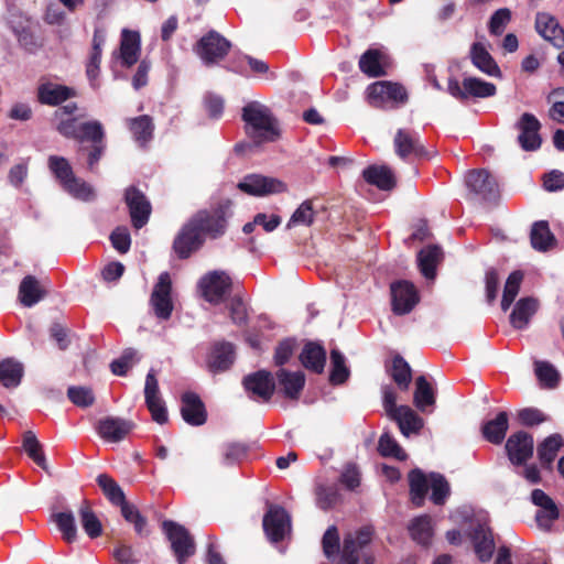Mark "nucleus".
<instances>
[{
    "instance_id": "39",
    "label": "nucleus",
    "mask_w": 564,
    "mask_h": 564,
    "mask_svg": "<svg viewBox=\"0 0 564 564\" xmlns=\"http://www.w3.org/2000/svg\"><path fill=\"white\" fill-rule=\"evenodd\" d=\"M46 292L40 285L39 280L34 275H26L19 286V300L25 307H32L39 303Z\"/></svg>"
},
{
    "instance_id": "53",
    "label": "nucleus",
    "mask_w": 564,
    "mask_h": 564,
    "mask_svg": "<svg viewBox=\"0 0 564 564\" xmlns=\"http://www.w3.org/2000/svg\"><path fill=\"white\" fill-rule=\"evenodd\" d=\"M411 538L419 544L429 545L432 539L431 518L429 516H420L412 520L409 525Z\"/></svg>"
},
{
    "instance_id": "27",
    "label": "nucleus",
    "mask_w": 564,
    "mask_h": 564,
    "mask_svg": "<svg viewBox=\"0 0 564 564\" xmlns=\"http://www.w3.org/2000/svg\"><path fill=\"white\" fill-rule=\"evenodd\" d=\"M275 378L283 395L290 400H297L305 386V376L302 371H289L280 368L275 372Z\"/></svg>"
},
{
    "instance_id": "15",
    "label": "nucleus",
    "mask_w": 564,
    "mask_h": 564,
    "mask_svg": "<svg viewBox=\"0 0 564 564\" xmlns=\"http://www.w3.org/2000/svg\"><path fill=\"white\" fill-rule=\"evenodd\" d=\"M237 187L251 196H267L286 191V185L282 181L261 174L246 175Z\"/></svg>"
},
{
    "instance_id": "42",
    "label": "nucleus",
    "mask_w": 564,
    "mask_h": 564,
    "mask_svg": "<svg viewBox=\"0 0 564 564\" xmlns=\"http://www.w3.org/2000/svg\"><path fill=\"white\" fill-rule=\"evenodd\" d=\"M563 445L564 440L561 434L555 433L545 437L536 447V454L541 465L545 468H550Z\"/></svg>"
},
{
    "instance_id": "58",
    "label": "nucleus",
    "mask_w": 564,
    "mask_h": 564,
    "mask_svg": "<svg viewBox=\"0 0 564 564\" xmlns=\"http://www.w3.org/2000/svg\"><path fill=\"white\" fill-rule=\"evenodd\" d=\"M315 495L317 507L325 511L334 508L340 500V494L335 486H317Z\"/></svg>"
},
{
    "instance_id": "32",
    "label": "nucleus",
    "mask_w": 564,
    "mask_h": 564,
    "mask_svg": "<svg viewBox=\"0 0 564 564\" xmlns=\"http://www.w3.org/2000/svg\"><path fill=\"white\" fill-rule=\"evenodd\" d=\"M531 501L533 505L541 509L536 512L538 522L543 524H550L557 520L560 511L554 500L546 495L542 489H533L531 492Z\"/></svg>"
},
{
    "instance_id": "64",
    "label": "nucleus",
    "mask_w": 564,
    "mask_h": 564,
    "mask_svg": "<svg viewBox=\"0 0 564 564\" xmlns=\"http://www.w3.org/2000/svg\"><path fill=\"white\" fill-rule=\"evenodd\" d=\"M362 549L358 546L357 541L352 539V533L344 538L341 557L339 564H358L359 552Z\"/></svg>"
},
{
    "instance_id": "22",
    "label": "nucleus",
    "mask_w": 564,
    "mask_h": 564,
    "mask_svg": "<svg viewBox=\"0 0 564 564\" xmlns=\"http://www.w3.org/2000/svg\"><path fill=\"white\" fill-rule=\"evenodd\" d=\"M76 96L74 88L51 82L42 83L36 89V98L41 105L59 106Z\"/></svg>"
},
{
    "instance_id": "28",
    "label": "nucleus",
    "mask_w": 564,
    "mask_h": 564,
    "mask_svg": "<svg viewBox=\"0 0 564 564\" xmlns=\"http://www.w3.org/2000/svg\"><path fill=\"white\" fill-rule=\"evenodd\" d=\"M436 403V390L425 376L415 379L413 404L422 413H431Z\"/></svg>"
},
{
    "instance_id": "16",
    "label": "nucleus",
    "mask_w": 564,
    "mask_h": 564,
    "mask_svg": "<svg viewBox=\"0 0 564 564\" xmlns=\"http://www.w3.org/2000/svg\"><path fill=\"white\" fill-rule=\"evenodd\" d=\"M172 282L167 272L160 274L155 283L150 303L153 307L154 314L160 319H169L173 312V302L171 297Z\"/></svg>"
},
{
    "instance_id": "45",
    "label": "nucleus",
    "mask_w": 564,
    "mask_h": 564,
    "mask_svg": "<svg viewBox=\"0 0 564 564\" xmlns=\"http://www.w3.org/2000/svg\"><path fill=\"white\" fill-rule=\"evenodd\" d=\"M411 501L415 507H422L429 491V482L425 474L419 469H412L409 475Z\"/></svg>"
},
{
    "instance_id": "11",
    "label": "nucleus",
    "mask_w": 564,
    "mask_h": 564,
    "mask_svg": "<svg viewBox=\"0 0 564 564\" xmlns=\"http://www.w3.org/2000/svg\"><path fill=\"white\" fill-rule=\"evenodd\" d=\"M242 386L249 398L254 401L269 402L275 392V381L268 370H258L243 377Z\"/></svg>"
},
{
    "instance_id": "49",
    "label": "nucleus",
    "mask_w": 564,
    "mask_h": 564,
    "mask_svg": "<svg viewBox=\"0 0 564 564\" xmlns=\"http://www.w3.org/2000/svg\"><path fill=\"white\" fill-rule=\"evenodd\" d=\"M120 512L122 518L130 524L133 525L135 533L140 536H148V520L144 516L141 514L138 507L131 502L124 503L120 507Z\"/></svg>"
},
{
    "instance_id": "61",
    "label": "nucleus",
    "mask_w": 564,
    "mask_h": 564,
    "mask_svg": "<svg viewBox=\"0 0 564 564\" xmlns=\"http://www.w3.org/2000/svg\"><path fill=\"white\" fill-rule=\"evenodd\" d=\"M313 202L311 199L304 200L291 216L286 227L291 228L295 225L311 226L314 221Z\"/></svg>"
},
{
    "instance_id": "43",
    "label": "nucleus",
    "mask_w": 564,
    "mask_h": 564,
    "mask_svg": "<svg viewBox=\"0 0 564 564\" xmlns=\"http://www.w3.org/2000/svg\"><path fill=\"white\" fill-rule=\"evenodd\" d=\"M387 372L401 391H408L412 381V369L408 361L400 355L392 358Z\"/></svg>"
},
{
    "instance_id": "8",
    "label": "nucleus",
    "mask_w": 564,
    "mask_h": 564,
    "mask_svg": "<svg viewBox=\"0 0 564 564\" xmlns=\"http://www.w3.org/2000/svg\"><path fill=\"white\" fill-rule=\"evenodd\" d=\"M447 91L452 97L464 101L470 97L488 98L495 96L497 87L495 84L477 77H466L462 84L456 78L451 77L447 82Z\"/></svg>"
},
{
    "instance_id": "30",
    "label": "nucleus",
    "mask_w": 564,
    "mask_h": 564,
    "mask_svg": "<svg viewBox=\"0 0 564 564\" xmlns=\"http://www.w3.org/2000/svg\"><path fill=\"white\" fill-rule=\"evenodd\" d=\"M508 429L509 414L506 411H500L494 419L484 422L481 435L487 442L500 445L505 441Z\"/></svg>"
},
{
    "instance_id": "38",
    "label": "nucleus",
    "mask_w": 564,
    "mask_h": 564,
    "mask_svg": "<svg viewBox=\"0 0 564 564\" xmlns=\"http://www.w3.org/2000/svg\"><path fill=\"white\" fill-rule=\"evenodd\" d=\"M443 260V251L436 245L423 248L417 254L419 268L423 276L434 279L436 267Z\"/></svg>"
},
{
    "instance_id": "25",
    "label": "nucleus",
    "mask_w": 564,
    "mask_h": 564,
    "mask_svg": "<svg viewBox=\"0 0 564 564\" xmlns=\"http://www.w3.org/2000/svg\"><path fill=\"white\" fill-rule=\"evenodd\" d=\"M235 361V347L231 343L215 344L207 360L208 370L219 373L228 370Z\"/></svg>"
},
{
    "instance_id": "46",
    "label": "nucleus",
    "mask_w": 564,
    "mask_h": 564,
    "mask_svg": "<svg viewBox=\"0 0 564 564\" xmlns=\"http://www.w3.org/2000/svg\"><path fill=\"white\" fill-rule=\"evenodd\" d=\"M105 497L117 507H122L128 502L126 495L119 484L108 474H100L96 479Z\"/></svg>"
},
{
    "instance_id": "4",
    "label": "nucleus",
    "mask_w": 564,
    "mask_h": 564,
    "mask_svg": "<svg viewBox=\"0 0 564 564\" xmlns=\"http://www.w3.org/2000/svg\"><path fill=\"white\" fill-rule=\"evenodd\" d=\"M231 46V42L223 34L210 30L198 40L194 51L204 65L213 66L226 58Z\"/></svg>"
},
{
    "instance_id": "5",
    "label": "nucleus",
    "mask_w": 564,
    "mask_h": 564,
    "mask_svg": "<svg viewBox=\"0 0 564 564\" xmlns=\"http://www.w3.org/2000/svg\"><path fill=\"white\" fill-rule=\"evenodd\" d=\"M162 529L171 543L177 564H185L196 553V543L189 531L172 520L162 522Z\"/></svg>"
},
{
    "instance_id": "47",
    "label": "nucleus",
    "mask_w": 564,
    "mask_h": 564,
    "mask_svg": "<svg viewBox=\"0 0 564 564\" xmlns=\"http://www.w3.org/2000/svg\"><path fill=\"white\" fill-rule=\"evenodd\" d=\"M105 43L104 35L96 30L93 36V47L89 56V61L86 65V75L91 82V85L96 87V80L99 75V66L101 61V46Z\"/></svg>"
},
{
    "instance_id": "13",
    "label": "nucleus",
    "mask_w": 564,
    "mask_h": 564,
    "mask_svg": "<svg viewBox=\"0 0 564 564\" xmlns=\"http://www.w3.org/2000/svg\"><path fill=\"white\" fill-rule=\"evenodd\" d=\"M505 449L513 466H523L533 456V436L525 431H518L508 437Z\"/></svg>"
},
{
    "instance_id": "52",
    "label": "nucleus",
    "mask_w": 564,
    "mask_h": 564,
    "mask_svg": "<svg viewBox=\"0 0 564 564\" xmlns=\"http://www.w3.org/2000/svg\"><path fill=\"white\" fill-rule=\"evenodd\" d=\"M22 447L28 456L41 468L46 469V458L36 435L32 431L23 434Z\"/></svg>"
},
{
    "instance_id": "1",
    "label": "nucleus",
    "mask_w": 564,
    "mask_h": 564,
    "mask_svg": "<svg viewBox=\"0 0 564 564\" xmlns=\"http://www.w3.org/2000/svg\"><path fill=\"white\" fill-rule=\"evenodd\" d=\"M56 131L66 139H73L80 143L78 153L86 155L87 169L90 172L97 170V165L106 152V132L98 120L78 123L76 118L61 119L56 124Z\"/></svg>"
},
{
    "instance_id": "55",
    "label": "nucleus",
    "mask_w": 564,
    "mask_h": 564,
    "mask_svg": "<svg viewBox=\"0 0 564 564\" xmlns=\"http://www.w3.org/2000/svg\"><path fill=\"white\" fill-rule=\"evenodd\" d=\"M535 375L542 387L554 389L560 382V373L549 361H535Z\"/></svg>"
},
{
    "instance_id": "62",
    "label": "nucleus",
    "mask_w": 564,
    "mask_h": 564,
    "mask_svg": "<svg viewBox=\"0 0 564 564\" xmlns=\"http://www.w3.org/2000/svg\"><path fill=\"white\" fill-rule=\"evenodd\" d=\"M63 188L75 198L82 200H90L95 196L93 187L76 176L73 180H69V182L67 181L63 185Z\"/></svg>"
},
{
    "instance_id": "59",
    "label": "nucleus",
    "mask_w": 564,
    "mask_h": 564,
    "mask_svg": "<svg viewBox=\"0 0 564 564\" xmlns=\"http://www.w3.org/2000/svg\"><path fill=\"white\" fill-rule=\"evenodd\" d=\"M430 478L432 488L431 500L434 505L442 506L449 496V484L443 475L437 473H432Z\"/></svg>"
},
{
    "instance_id": "7",
    "label": "nucleus",
    "mask_w": 564,
    "mask_h": 564,
    "mask_svg": "<svg viewBox=\"0 0 564 564\" xmlns=\"http://www.w3.org/2000/svg\"><path fill=\"white\" fill-rule=\"evenodd\" d=\"M371 107L386 109L390 102L402 105L408 101V91L403 85L392 82H376L367 88Z\"/></svg>"
},
{
    "instance_id": "23",
    "label": "nucleus",
    "mask_w": 564,
    "mask_h": 564,
    "mask_svg": "<svg viewBox=\"0 0 564 564\" xmlns=\"http://www.w3.org/2000/svg\"><path fill=\"white\" fill-rule=\"evenodd\" d=\"M470 540L478 560L482 563L489 562L496 549L491 529L478 523L470 533Z\"/></svg>"
},
{
    "instance_id": "12",
    "label": "nucleus",
    "mask_w": 564,
    "mask_h": 564,
    "mask_svg": "<svg viewBox=\"0 0 564 564\" xmlns=\"http://www.w3.org/2000/svg\"><path fill=\"white\" fill-rule=\"evenodd\" d=\"M391 306L395 315H405L420 302V295L415 285L409 281L400 280L391 283Z\"/></svg>"
},
{
    "instance_id": "6",
    "label": "nucleus",
    "mask_w": 564,
    "mask_h": 564,
    "mask_svg": "<svg viewBox=\"0 0 564 564\" xmlns=\"http://www.w3.org/2000/svg\"><path fill=\"white\" fill-rule=\"evenodd\" d=\"M198 289L205 301L218 305L231 293L232 280L225 271H209L199 279Z\"/></svg>"
},
{
    "instance_id": "57",
    "label": "nucleus",
    "mask_w": 564,
    "mask_h": 564,
    "mask_svg": "<svg viewBox=\"0 0 564 564\" xmlns=\"http://www.w3.org/2000/svg\"><path fill=\"white\" fill-rule=\"evenodd\" d=\"M378 452L383 457H393L399 460H405L408 455L401 448L399 443L388 433L380 436L378 442Z\"/></svg>"
},
{
    "instance_id": "17",
    "label": "nucleus",
    "mask_w": 564,
    "mask_h": 564,
    "mask_svg": "<svg viewBox=\"0 0 564 564\" xmlns=\"http://www.w3.org/2000/svg\"><path fill=\"white\" fill-rule=\"evenodd\" d=\"M291 525L290 514L278 505H269L262 521V527L268 539L273 543L281 542L286 530Z\"/></svg>"
},
{
    "instance_id": "24",
    "label": "nucleus",
    "mask_w": 564,
    "mask_h": 564,
    "mask_svg": "<svg viewBox=\"0 0 564 564\" xmlns=\"http://www.w3.org/2000/svg\"><path fill=\"white\" fill-rule=\"evenodd\" d=\"M299 360L308 371L321 375L326 364V350L319 343L307 341L302 348Z\"/></svg>"
},
{
    "instance_id": "41",
    "label": "nucleus",
    "mask_w": 564,
    "mask_h": 564,
    "mask_svg": "<svg viewBox=\"0 0 564 564\" xmlns=\"http://www.w3.org/2000/svg\"><path fill=\"white\" fill-rule=\"evenodd\" d=\"M24 375L23 365L13 358L0 361V384L6 389H14L20 386Z\"/></svg>"
},
{
    "instance_id": "14",
    "label": "nucleus",
    "mask_w": 564,
    "mask_h": 564,
    "mask_svg": "<svg viewBox=\"0 0 564 564\" xmlns=\"http://www.w3.org/2000/svg\"><path fill=\"white\" fill-rule=\"evenodd\" d=\"M395 154L405 160L410 155L416 159L430 160L433 154L426 150L419 135L408 129H398L393 138Z\"/></svg>"
},
{
    "instance_id": "35",
    "label": "nucleus",
    "mask_w": 564,
    "mask_h": 564,
    "mask_svg": "<svg viewBox=\"0 0 564 564\" xmlns=\"http://www.w3.org/2000/svg\"><path fill=\"white\" fill-rule=\"evenodd\" d=\"M364 180L381 191H391L397 181L390 167L386 165H370L362 172Z\"/></svg>"
},
{
    "instance_id": "2",
    "label": "nucleus",
    "mask_w": 564,
    "mask_h": 564,
    "mask_svg": "<svg viewBox=\"0 0 564 564\" xmlns=\"http://www.w3.org/2000/svg\"><path fill=\"white\" fill-rule=\"evenodd\" d=\"M241 119L245 121V131L252 143H237L235 151L243 153L246 149L259 147L262 143L276 142L281 138L279 120L270 108L257 101H251L242 108Z\"/></svg>"
},
{
    "instance_id": "31",
    "label": "nucleus",
    "mask_w": 564,
    "mask_h": 564,
    "mask_svg": "<svg viewBox=\"0 0 564 564\" xmlns=\"http://www.w3.org/2000/svg\"><path fill=\"white\" fill-rule=\"evenodd\" d=\"M539 301L535 297L527 296L520 299L510 314V324L516 329L525 328L533 315L538 312Z\"/></svg>"
},
{
    "instance_id": "19",
    "label": "nucleus",
    "mask_w": 564,
    "mask_h": 564,
    "mask_svg": "<svg viewBox=\"0 0 564 564\" xmlns=\"http://www.w3.org/2000/svg\"><path fill=\"white\" fill-rule=\"evenodd\" d=\"M465 182L469 191L484 200L495 202L499 196L497 181L486 170L469 171Z\"/></svg>"
},
{
    "instance_id": "10",
    "label": "nucleus",
    "mask_w": 564,
    "mask_h": 564,
    "mask_svg": "<svg viewBox=\"0 0 564 564\" xmlns=\"http://www.w3.org/2000/svg\"><path fill=\"white\" fill-rule=\"evenodd\" d=\"M205 243V238L189 218L178 230L173 240V250L178 259H188L198 251Z\"/></svg>"
},
{
    "instance_id": "51",
    "label": "nucleus",
    "mask_w": 564,
    "mask_h": 564,
    "mask_svg": "<svg viewBox=\"0 0 564 564\" xmlns=\"http://www.w3.org/2000/svg\"><path fill=\"white\" fill-rule=\"evenodd\" d=\"M249 453V446L243 442H229L221 447V463L234 466L241 463Z\"/></svg>"
},
{
    "instance_id": "20",
    "label": "nucleus",
    "mask_w": 564,
    "mask_h": 564,
    "mask_svg": "<svg viewBox=\"0 0 564 564\" xmlns=\"http://www.w3.org/2000/svg\"><path fill=\"white\" fill-rule=\"evenodd\" d=\"M134 427L135 424L131 420L118 416H106L98 421L96 430L102 440L118 443L124 440Z\"/></svg>"
},
{
    "instance_id": "33",
    "label": "nucleus",
    "mask_w": 564,
    "mask_h": 564,
    "mask_svg": "<svg viewBox=\"0 0 564 564\" xmlns=\"http://www.w3.org/2000/svg\"><path fill=\"white\" fill-rule=\"evenodd\" d=\"M469 57L473 65L480 72L492 77H501L498 64L482 43L475 42L471 44Z\"/></svg>"
},
{
    "instance_id": "21",
    "label": "nucleus",
    "mask_w": 564,
    "mask_h": 564,
    "mask_svg": "<svg viewBox=\"0 0 564 564\" xmlns=\"http://www.w3.org/2000/svg\"><path fill=\"white\" fill-rule=\"evenodd\" d=\"M181 415L192 426H200L207 421V411L200 397L192 391L184 392L181 397Z\"/></svg>"
},
{
    "instance_id": "60",
    "label": "nucleus",
    "mask_w": 564,
    "mask_h": 564,
    "mask_svg": "<svg viewBox=\"0 0 564 564\" xmlns=\"http://www.w3.org/2000/svg\"><path fill=\"white\" fill-rule=\"evenodd\" d=\"M67 397L72 403L79 408H89L95 403V394L88 387L72 386L67 389Z\"/></svg>"
},
{
    "instance_id": "26",
    "label": "nucleus",
    "mask_w": 564,
    "mask_h": 564,
    "mask_svg": "<svg viewBox=\"0 0 564 564\" xmlns=\"http://www.w3.org/2000/svg\"><path fill=\"white\" fill-rule=\"evenodd\" d=\"M535 30L544 40L551 42L554 46L562 47L564 45V29L554 17L547 13H538L535 18Z\"/></svg>"
},
{
    "instance_id": "63",
    "label": "nucleus",
    "mask_w": 564,
    "mask_h": 564,
    "mask_svg": "<svg viewBox=\"0 0 564 564\" xmlns=\"http://www.w3.org/2000/svg\"><path fill=\"white\" fill-rule=\"evenodd\" d=\"M296 340L294 338L288 337L279 341L273 355L275 366L282 367L289 362L294 354Z\"/></svg>"
},
{
    "instance_id": "44",
    "label": "nucleus",
    "mask_w": 564,
    "mask_h": 564,
    "mask_svg": "<svg viewBox=\"0 0 564 564\" xmlns=\"http://www.w3.org/2000/svg\"><path fill=\"white\" fill-rule=\"evenodd\" d=\"M78 516L85 533L90 539H97L102 534L101 521L93 510L90 502L85 499L79 506Z\"/></svg>"
},
{
    "instance_id": "9",
    "label": "nucleus",
    "mask_w": 564,
    "mask_h": 564,
    "mask_svg": "<svg viewBox=\"0 0 564 564\" xmlns=\"http://www.w3.org/2000/svg\"><path fill=\"white\" fill-rule=\"evenodd\" d=\"M123 200L128 207L132 227L143 228L152 214V205L147 195L139 187L130 185L124 189Z\"/></svg>"
},
{
    "instance_id": "40",
    "label": "nucleus",
    "mask_w": 564,
    "mask_h": 564,
    "mask_svg": "<svg viewBox=\"0 0 564 564\" xmlns=\"http://www.w3.org/2000/svg\"><path fill=\"white\" fill-rule=\"evenodd\" d=\"M384 55L377 48L367 50L359 58V69L370 78L382 77L387 75L382 64Z\"/></svg>"
},
{
    "instance_id": "36",
    "label": "nucleus",
    "mask_w": 564,
    "mask_h": 564,
    "mask_svg": "<svg viewBox=\"0 0 564 564\" xmlns=\"http://www.w3.org/2000/svg\"><path fill=\"white\" fill-rule=\"evenodd\" d=\"M530 241L532 248L540 252H546L557 243V240L554 234L550 230V226L546 220H539L532 225Z\"/></svg>"
},
{
    "instance_id": "56",
    "label": "nucleus",
    "mask_w": 564,
    "mask_h": 564,
    "mask_svg": "<svg viewBox=\"0 0 564 564\" xmlns=\"http://www.w3.org/2000/svg\"><path fill=\"white\" fill-rule=\"evenodd\" d=\"M48 169L54 174V176L59 181L62 186L69 180L75 177L73 169L69 162L63 158L57 155H51L48 158Z\"/></svg>"
},
{
    "instance_id": "37",
    "label": "nucleus",
    "mask_w": 564,
    "mask_h": 564,
    "mask_svg": "<svg viewBox=\"0 0 564 564\" xmlns=\"http://www.w3.org/2000/svg\"><path fill=\"white\" fill-rule=\"evenodd\" d=\"M140 34L135 31L123 30L120 43V58L124 67H131L139 59Z\"/></svg>"
},
{
    "instance_id": "34",
    "label": "nucleus",
    "mask_w": 564,
    "mask_h": 564,
    "mask_svg": "<svg viewBox=\"0 0 564 564\" xmlns=\"http://www.w3.org/2000/svg\"><path fill=\"white\" fill-rule=\"evenodd\" d=\"M127 127L133 135L134 141L142 148L153 139L154 122L149 115H141L127 120Z\"/></svg>"
},
{
    "instance_id": "48",
    "label": "nucleus",
    "mask_w": 564,
    "mask_h": 564,
    "mask_svg": "<svg viewBox=\"0 0 564 564\" xmlns=\"http://www.w3.org/2000/svg\"><path fill=\"white\" fill-rule=\"evenodd\" d=\"M52 521L62 533L63 540L70 544L77 540V527L72 511H62L52 514Z\"/></svg>"
},
{
    "instance_id": "3",
    "label": "nucleus",
    "mask_w": 564,
    "mask_h": 564,
    "mask_svg": "<svg viewBox=\"0 0 564 564\" xmlns=\"http://www.w3.org/2000/svg\"><path fill=\"white\" fill-rule=\"evenodd\" d=\"M231 206L230 199H223L209 208L197 210L191 219L205 239H218L227 231L228 219L232 216Z\"/></svg>"
},
{
    "instance_id": "54",
    "label": "nucleus",
    "mask_w": 564,
    "mask_h": 564,
    "mask_svg": "<svg viewBox=\"0 0 564 564\" xmlns=\"http://www.w3.org/2000/svg\"><path fill=\"white\" fill-rule=\"evenodd\" d=\"M332 370L329 373V382L333 386L343 384L349 378L350 371L345 362L344 355L338 349L330 350Z\"/></svg>"
},
{
    "instance_id": "50",
    "label": "nucleus",
    "mask_w": 564,
    "mask_h": 564,
    "mask_svg": "<svg viewBox=\"0 0 564 564\" xmlns=\"http://www.w3.org/2000/svg\"><path fill=\"white\" fill-rule=\"evenodd\" d=\"M524 274L520 270H516L509 274L503 288L501 299V310L503 312H507L514 302L517 295L519 294Z\"/></svg>"
},
{
    "instance_id": "18",
    "label": "nucleus",
    "mask_w": 564,
    "mask_h": 564,
    "mask_svg": "<svg viewBox=\"0 0 564 564\" xmlns=\"http://www.w3.org/2000/svg\"><path fill=\"white\" fill-rule=\"evenodd\" d=\"M516 128L520 131L518 135V143L522 150L531 152L541 148L542 138L540 135V130L542 124L533 113H522L516 122Z\"/></svg>"
},
{
    "instance_id": "29",
    "label": "nucleus",
    "mask_w": 564,
    "mask_h": 564,
    "mask_svg": "<svg viewBox=\"0 0 564 564\" xmlns=\"http://www.w3.org/2000/svg\"><path fill=\"white\" fill-rule=\"evenodd\" d=\"M394 421L404 436L419 434L424 426V420L409 405H400L399 411L389 417Z\"/></svg>"
}]
</instances>
